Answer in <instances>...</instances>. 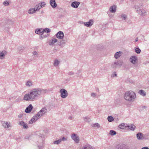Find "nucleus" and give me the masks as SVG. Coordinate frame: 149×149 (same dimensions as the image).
I'll list each match as a JSON object with an SVG mask.
<instances>
[{
	"label": "nucleus",
	"instance_id": "obj_1",
	"mask_svg": "<svg viewBox=\"0 0 149 149\" xmlns=\"http://www.w3.org/2000/svg\"><path fill=\"white\" fill-rule=\"evenodd\" d=\"M47 91L46 90L42 88H35L29 93L25 94L24 97L23 99L27 101L35 100L42 94H45Z\"/></svg>",
	"mask_w": 149,
	"mask_h": 149
},
{
	"label": "nucleus",
	"instance_id": "obj_2",
	"mask_svg": "<svg viewBox=\"0 0 149 149\" xmlns=\"http://www.w3.org/2000/svg\"><path fill=\"white\" fill-rule=\"evenodd\" d=\"M123 97L124 99L125 100L130 102L134 101L136 98V95L134 92L132 91H129L125 93Z\"/></svg>",
	"mask_w": 149,
	"mask_h": 149
},
{
	"label": "nucleus",
	"instance_id": "obj_3",
	"mask_svg": "<svg viewBox=\"0 0 149 149\" xmlns=\"http://www.w3.org/2000/svg\"><path fill=\"white\" fill-rule=\"evenodd\" d=\"M134 8L138 14L141 16H144L147 15V10L144 9H141L138 6H135Z\"/></svg>",
	"mask_w": 149,
	"mask_h": 149
},
{
	"label": "nucleus",
	"instance_id": "obj_4",
	"mask_svg": "<svg viewBox=\"0 0 149 149\" xmlns=\"http://www.w3.org/2000/svg\"><path fill=\"white\" fill-rule=\"evenodd\" d=\"M123 63L122 60H116L111 63V67L113 69H116L121 67L123 65Z\"/></svg>",
	"mask_w": 149,
	"mask_h": 149
},
{
	"label": "nucleus",
	"instance_id": "obj_5",
	"mask_svg": "<svg viewBox=\"0 0 149 149\" xmlns=\"http://www.w3.org/2000/svg\"><path fill=\"white\" fill-rule=\"evenodd\" d=\"M45 138L43 135H41V136L38 137V146L39 148L42 147V146L44 144V140Z\"/></svg>",
	"mask_w": 149,
	"mask_h": 149
},
{
	"label": "nucleus",
	"instance_id": "obj_6",
	"mask_svg": "<svg viewBox=\"0 0 149 149\" xmlns=\"http://www.w3.org/2000/svg\"><path fill=\"white\" fill-rule=\"evenodd\" d=\"M116 149H130L129 145L125 144H119L116 146Z\"/></svg>",
	"mask_w": 149,
	"mask_h": 149
},
{
	"label": "nucleus",
	"instance_id": "obj_7",
	"mask_svg": "<svg viewBox=\"0 0 149 149\" xmlns=\"http://www.w3.org/2000/svg\"><path fill=\"white\" fill-rule=\"evenodd\" d=\"M47 111V109L45 107L42 108L40 111L37 113V115L40 118L41 116H43Z\"/></svg>",
	"mask_w": 149,
	"mask_h": 149
},
{
	"label": "nucleus",
	"instance_id": "obj_8",
	"mask_svg": "<svg viewBox=\"0 0 149 149\" xmlns=\"http://www.w3.org/2000/svg\"><path fill=\"white\" fill-rule=\"evenodd\" d=\"M72 139L77 143H79L80 140L79 136L77 134L73 133L71 135Z\"/></svg>",
	"mask_w": 149,
	"mask_h": 149
},
{
	"label": "nucleus",
	"instance_id": "obj_9",
	"mask_svg": "<svg viewBox=\"0 0 149 149\" xmlns=\"http://www.w3.org/2000/svg\"><path fill=\"white\" fill-rule=\"evenodd\" d=\"M60 92L61 93V96L63 98H66L68 96V93L66 90L62 89L60 90Z\"/></svg>",
	"mask_w": 149,
	"mask_h": 149
},
{
	"label": "nucleus",
	"instance_id": "obj_10",
	"mask_svg": "<svg viewBox=\"0 0 149 149\" xmlns=\"http://www.w3.org/2000/svg\"><path fill=\"white\" fill-rule=\"evenodd\" d=\"M109 10L111 13H115L116 11V6L115 5H113L111 6L109 8Z\"/></svg>",
	"mask_w": 149,
	"mask_h": 149
},
{
	"label": "nucleus",
	"instance_id": "obj_11",
	"mask_svg": "<svg viewBox=\"0 0 149 149\" xmlns=\"http://www.w3.org/2000/svg\"><path fill=\"white\" fill-rule=\"evenodd\" d=\"M137 60V58L135 56H132L130 59V62L133 64H135Z\"/></svg>",
	"mask_w": 149,
	"mask_h": 149
},
{
	"label": "nucleus",
	"instance_id": "obj_12",
	"mask_svg": "<svg viewBox=\"0 0 149 149\" xmlns=\"http://www.w3.org/2000/svg\"><path fill=\"white\" fill-rule=\"evenodd\" d=\"M143 134L139 132L136 134V138L139 140H143L144 136H143Z\"/></svg>",
	"mask_w": 149,
	"mask_h": 149
},
{
	"label": "nucleus",
	"instance_id": "obj_13",
	"mask_svg": "<svg viewBox=\"0 0 149 149\" xmlns=\"http://www.w3.org/2000/svg\"><path fill=\"white\" fill-rule=\"evenodd\" d=\"M63 33L61 31H59L56 33V38L60 39H62L64 37Z\"/></svg>",
	"mask_w": 149,
	"mask_h": 149
},
{
	"label": "nucleus",
	"instance_id": "obj_14",
	"mask_svg": "<svg viewBox=\"0 0 149 149\" xmlns=\"http://www.w3.org/2000/svg\"><path fill=\"white\" fill-rule=\"evenodd\" d=\"M80 3L79 2L75 1L72 2L71 4V6L73 8H77L79 6Z\"/></svg>",
	"mask_w": 149,
	"mask_h": 149
},
{
	"label": "nucleus",
	"instance_id": "obj_15",
	"mask_svg": "<svg viewBox=\"0 0 149 149\" xmlns=\"http://www.w3.org/2000/svg\"><path fill=\"white\" fill-rule=\"evenodd\" d=\"M39 118L37 116L36 114V115L34 116L31 118L29 122V123L30 124L33 123L35 122Z\"/></svg>",
	"mask_w": 149,
	"mask_h": 149
},
{
	"label": "nucleus",
	"instance_id": "obj_16",
	"mask_svg": "<svg viewBox=\"0 0 149 149\" xmlns=\"http://www.w3.org/2000/svg\"><path fill=\"white\" fill-rule=\"evenodd\" d=\"M33 108V106L32 104H30L28 106L25 110V112L26 113H30Z\"/></svg>",
	"mask_w": 149,
	"mask_h": 149
},
{
	"label": "nucleus",
	"instance_id": "obj_17",
	"mask_svg": "<svg viewBox=\"0 0 149 149\" xmlns=\"http://www.w3.org/2000/svg\"><path fill=\"white\" fill-rule=\"evenodd\" d=\"M19 124L22 126L24 129H27L28 127L27 124L24 123L23 121L19 122Z\"/></svg>",
	"mask_w": 149,
	"mask_h": 149
},
{
	"label": "nucleus",
	"instance_id": "obj_18",
	"mask_svg": "<svg viewBox=\"0 0 149 149\" xmlns=\"http://www.w3.org/2000/svg\"><path fill=\"white\" fill-rule=\"evenodd\" d=\"M122 54L123 52L121 51L117 52L114 54V57L116 59H118L120 57Z\"/></svg>",
	"mask_w": 149,
	"mask_h": 149
},
{
	"label": "nucleus",
	"instance_id": "obj_19",
	"mask_svg": "<svg viewBox=\"0 0 149 149\" xmlns=\"http://www.w3.org/2000/svg\"><path fill=\"white\" fill-rule=\"evenodd\" d=\"M93 21L92 19L90 20L88 22H84V25L86 26L89 27L91 26L93 24Z\"/></svg>",
	"mask_w": 149,
	"mask_h": 149
},
{
	"label": "nucleus",
	"instance_id": "obj_20",
	"mask_svg": "<svg viewBox=\"0 0 149 149\" xmlns=\"http://www.w3.org/2000/svg\"><path fill=\"white\" fill-rule=\"evenodd\" d=\"M36 12L34 8H31L29 9L28 11V13L30 14H32L35 13Z\"/></svg>",
	"mask_w": 149,
	"mask_h": 149
},
{
	"label": "nucleus",
	"instance_id": "obj_21",
	"mask_svg": "<svg viewBox=\"0 0 149 149\" xmlns=\"http://www.w3.org/2000/svg\"><path fill=\"white\" fill-rule=\"evenodd\" d=\"M50 4L53 8L56 7V2L55 0H50Z\"/></svg>",
	"mask_w": 149,
	"mask_h": 149
},
{
	"label": "nucleus",
	"instance_id": "obj_22",
	"mask_svg": "<svg viewBox=\"0 0 149 149\" xmlns=\"http://www.w3.org/2000/svg\"><path fill=\"white\" fill-rule=\"evenodd\" d=\"M2 124L3 127L5 128H8L10 127L9 124L7 122H3Z\"/></svg>",
	"mask_w": 149,
	"mask_h": 149
},
{
	"label": "nucleus",
	"instance_id": "obj_23",
	"mask_svg": "<svg viewBox=\"0 0 149 149\" xmlns=\"http://www.w3.org/2000/svg\"><path fill=\"white\" fill-rule=\"evenodd\" d=\"M138 93L141 96H145L146 95V92L142 90H141L138 92Z\"/></svg>",
	"mask_w": 149,
	"mask_h": 149
},
{
	"label": "nucleus",
	"instance_id": "obj_24",
	"mask_svg": "<svg viewBox=\"0 0 149 149\" xmlns=\"http://www.w3.org/2000/svg\"><path fill=\"white\" fill-rule=\"evenodd\" d=\"M119 17L122 20H125L127 18V15L125 14H122Z\"/></svg>",
	"mask_w": 149,
	"mask_h": 149
},
{
	"label": "nucleus",
	"instance_id": "obj_25",
	"mask_svg": "<svg viewBox=\"0 0 149 149\" xmlns=\"http://www.w3.org/2000/svg\"><path fill=\"white\" fill-rule=\"evenodd\" d=\"M36 11H38L40 9L42 8V6H40L39 3L36 5L34 8Z\"/></svg>",
	"mask_w": 149,
	"mask_h": 149
},
{
	"label": "nucleus",
	"instance_id": "obj_26",
	"mask_svg": "<svg viewBox=\"0 0 149 149\" xmlns=\"http://www.w3.org/2000/svg\"><path fill=\"white\" fill-rule=\"evenodd\" d=\"M49 36V35L47 34H46L44 35L41 34L39 38L40 40H42L44 38H46Z\"/></svg>",
	"mask_w": 149,
	"mask_h": 149
},
{
	"label": "nucleus",
	"instance_id": "obj_27",
	"mask_svg": "<svg viewBox=\"0 0 149 149\" xmlns=\"http://www.w3.org/2000/svg\"><path fill=\"white\" fill-rule=\"evenodd\" d=\"M126 125L125 124L123 123L120 124L118 126L119 128L121 129H124Z\"/></svg>",
	"mask_w": 149,
	"mask_h": 149
},
{
	"label": "nucleus",
	"instance_id": "obj_28",
	"mask_svg": "<svg viewBox=\"0 0 149 149\" xmlns=\"http://www.w3.org/2000/svg\"><path fill=\"white\" fill-rule=\"evenodd\" d=\"M56 42V39L54 38L52 40H51L49 43V45H53L54 43Z\"/></svg>",
	"mask_w": 149,
	"mask_h": 149
},
{
	"label": "nucleus",
	"instance_id": "obj_29",
	"mask_svg": "<svg viewBox=\"0 0 149 149\" xmlns=\"http://www.w3.org/2000/svg\"><path fill=\"white\" fill-rule=\"evenodd\" d=\"M85 149H93L92 147L90 145L88 144L84 146Z\"/></svg>",
	"mask_w": 149,
	"mask_h": 149
},
{
	"label": "nucleus",
	"instance_id": "obj_30",
	"mask_svg": "<svg viewBox=\"0 0 149 149\" xmlns=\"http://www.w3.org/2000/svg\"><path fill=\"white\" fill-rule=\"evenodd\" d=\"M83 119L84 121L86 122H90L91 121L90 118L88 116L84 117Z\"/></svg>",
	"mask_w": 149,
	"mask_h": 149
},
{
	"label": "nucleus",
	"instance_id": "obj_31",
	"mask_svg": "<svg viewBox=\"0 0 149 149\" xmlns=\"http://www.w3.org/2000/svg\"><path fill=\"white\" fill-rule=\"evenodd\" d=\"M92 127H97V128H99L100 127V126L98 123H96L92 125Z\"/></svg>",
	"mask_w": 149,
	"mask_h": 149
},
{
	"label": "nucleus",
	"instance_id": "obj_32",
	"mask_svg": "<svg viewBox=\"0 0 149 149\" xmlns=\"http://www.w3.org/2000/svg\"><path fill=\"white\" fill-rule=\"evenodd\" d=\"M42 29H37L35 30V33L38 34H40L41 33Z\"/></svg>",
	"mask_w": 149,
	"mask_h": 149
},
{
	"label": "nucleus",
	"instance_id": "obj_33",
	"mask_svg": "<svg viewBox=\"0 0 149 149\" xmlns=\"http://www.w3.org/2000/svg\"><path fill=\"white\" fill-rule=\"evenodd\" d=\"M135 52L137 54H139L141 52V50L139 47H137L135 48Z\"/></svg>",
	"mask_w": 149,
	"mask_h": 149
},
{
	"label": "nucleus",
	"instance_id": "obj_34",
	"mask_svg": "<svg viewBox=\"0 0 149 149\" xmlns=\"http://www.w3.org/2000/svg\"><path fill=\"white\" fill-rule=\"evenodd\" d=\"M26 85L27 86H31L32 85V84L31 81H28L26 82Z\"/></svg>",
	"mask_w": 149,
	"mask_h": 149
},
{
	"label": "nucleus",
	"instance_id": "obj_35",
	"mask_svg": "<svg viewBox=\"0 0 149 149\" xmlns=\"http://www.w3.org/2000/svg\"><path fill=\"white\" fill-rule=\"evenodd\" d=\"M107 120L109 122H111L114 120V119L112 116H109L107 118Z\"/></svg>",
	"mask_w": 149,
	"mask_h": 149
},
{
	"label": "nucleus",
	"instance_id": "obj_36",
	"mask_svg": "<svg viewBox=\"0 0 149 149\" xmlns=\"http://www.w3.org/2000/svg\"><path fill=\"white\" fill-rule=\"evenodd\" d=\"M109 134L113 136L116 135V132L114 130H111L109 131Z\"/></svg>",
	"mask_w": 149,
	"mask_h": 149
},
{
	"label": "nucleus",
	"instance_id": "obj_37",
	"mask_svg": "<svg viewBox=\"0 0 149 149\" xmlns=\"http://www.w3.org/2000/svg\"><path fill=\"white\" fill-rule=\"evenodd\" d=\"M136 128L135 126L133 124L131 125L130 130L132 131H134Z\"/></svg>",
	"mask_w": 149,
	"mask_h": 149
},
{
	"label": "nucleus",
	"instance_id": "obj_38",
	"mask_svg": "<svg viewBox=\"0 0 149 149\" xmlns=\"http://www.w3.org/2000/svg\"><path fill=\"white\" fill-rule=\"evenodd\" d=\"M65 44V42L64 41L62 40L60 42V43L59 44V45L60 46L63 47L64 46Z\"/></svg>",
	"mask_w": 149,
	"mask_h": 149
},
{
	"label": "nucleus",
	"instance_id": "obj_39",
	"mask_svg": "<svg viewBox=\"0 0 149 149\" xmlns=\"http://www.w3.org/2000/svg\"><path fill=\"white\" fill-rule=\"evenodd\" d=\"M3 4L5 6H7L9 5V3L8 1L6 0L3 2Z\"/></svg>",
	"mask_w": 149,
	"mask_h": 149
},
{
	"label": "nucleus",
	"instance_id": "obj_40",
	"mask_svg": "<svg viewBox=\"0 0 149 149\" xmlns=\"http://www.w3.org/2000/svg\"><path fill=\"white\" fill-rule=\"evenodd\" d=\"M50 31L51 30L49 29L46 28L45 29H44V32H45L46 33H49L50 32Z\"/></svg>",
	"mask_w": 149,
	"mask_h": 149
},
{
	"label": "nucleus",
	"instance_id": "obj_41",
	"mask_svg": "<svg viewBox=\"0 0 149 149\" xmlns=\"http://www.w3.org/2000/svg\"><path fill=\"white\" fill-rule=\"evenodd\" d=\"M97 94L94 93H92L91 95V97L94 98H96L97 96Z\"/></svg>",
	"mask_w": 149,
	"mask_h": 149
},
{
	"label": "nucleus",
	"instance_id": "obj_42",
	"mask_svg": "<svg viewBox=\"0 0 149 149\" xmlns=\"http://www.w3.org/2000/svg\"><path fill=\"white\" fill-rule=\"evenodd\" d=\"M5 56V54L3 52L0 53V58L2 59Z\"/></svg>",
	"mask_w": 149,
	"mask_h": 149
},
{
	"label": "nucleus",
	"instance_id": "obj_43",
	"mask_svg": "<svg viewBox=\"0 0 149 149\" xmlns=\"http://www.w3.org/2000/svg\"><path fill=\"white\" fill-rule=\"evenodd\" d=\"M39 3L40 5V6H42V8L44 7L45 6V5H46L45 3L44 2L40 3Z\"/></svg>",
	"mask_w": 149,
	"mask_h": 149
},
{
	"label": "nucleus",
	"instance_id": "obj_44",
	"mask_svg": "<svg viewBox=\"0 0 149 149\" xmlns=\"http://www.w3.org/2000/svg\"><path fill=\"white\" fill-rule=\"evenodd\" d=\"M18 50H19V52H22L24 50V47H19L18 48Z\"/></svg>",
	"mask_w": 149,
	"mask_h": 149
},
{
	"label": "nucleus",
	"instance_id": "obj_45",
	"mask_svg": "<svg viewBox=\"0 0 149 149\" xmlns=\"http://www.w3.org/2000/svg\"><path fill=\"white\" fill-rule=\"evenodd\" d=\"M143 136H144V138H143V139H148L149 135H148L146 134H144Z\"/></svg>",
	"mask_w": 149,
	"mask_h": 149
},
{
	"label": "nucleus",
	"instance_id": "obj_46",
	"mask_svg": "<svg viewBox=\"0 0 149 149\" xmlns=\"http://www.w3.org/2000/svg\"><path fill=\"white\" fill-rule=\"evenodd\" d=\"M68 74L70 76H72L74 74V72L72 71H70L68 73Z\"/></svg>",
	"mask_w": 149,
	"mask_h": 149
},
{
	"label": "nucleus",
	"instance_id": "obj_47",
	"mask_svg": "<svg viewBox=\"0 0 149 149\" xmlns=\"http://www.w3.org/2000/svg\"><path fill=\"white\" fill-rule=\"evenodd\" d=\"M61 139L62 141H66L68 140L67 137H65L64 136L61 138Z\"/></svg>",
	"mask_w": 149,
	"mask_h": 149
},
{
	"label": "nucleus",
	"instance_id": "obj_48",
	"mask_svg": "<svg viewBox=\"0 0 149 149\" xmlns=\"http://www.w3.org/2000/svg\"><path fill=\"white\" fill-rule=\"evenodd\" d=\"M62 141V140H61V138L60 139H59L57 140H56V144H60L61 142Z\"/></svg>",
	"mask_w": 149,
	"mask_h": 149
},
{
	"label": "nucleus",
	"instance_id": "obj_49",
	"mask_svg": "<svg viewBox=\"0 0 149 149\" xmlns=\"http://www.w3.org/2000/svg\"><path fill=\"white\" fill-rule=\"evenodd\" d=\"M117 76V74L115 72H113L111 75V77H116Z\"/></svg>",
	"mask_w": 149,
	"mask_h": 149
},
{
	"label": "nucleus",
	"instance_id": "obj_50",
	"mask_svg": "<svg viewBox=\"0 0 149 149\" xmlns=\"http://www.w3.org/2000/svg\"><path fill=\"white\" fill-rule=\"evenodd\" d=\"M32 53L34 55H36L38 56V52L36 51H34Z\"/></svg>",
	"mask_w": 149,
	"mask_h": 149
},
{
	"label": "nucleus",
	"instance_id": "obj_51",
	"mask_svg": "<svg viewBox=\"0 0 149 149\" xmlns=\"http://www.w3.org/2000/svg\"><path fill=\"white\" fill-rule=\"evenodd\" d=\"M108 14L109 16L111 18H112L113 17V15L111 14H109V13H108Z\"/></svg>",
	"mask_w": 149,
	"mask_h": 149
},
{
	"label": "nucleus",
	"instance_id": "obj_52",
	"mask_svg": "<svg viewBox=\"0 0 149 149\" xmlns=\"http://www.w3.org/2000/svg\"><path fill=\"white\" fill-rule=\"evenodd\" d=\"M21 99L20 98H18L16 99L15 100L16 102H20L21 101Z\"/></svg>",
	"mask_w": 149,
	"mask_h": 149
},
{
	"label": "nucleus",
	"instance_id": "obj_53",
	"mask_svg": "<svg viewBox=\"0 0 149 149\" xmlns=\"http://www.w3.org/2000/svg\"><path fill=\"white\" fill-rule=\"evenodd\" d=\"M60 61L58 60H56V66H58L60 63Z\"/></svg>",
	"mask_w": 149,
	"mask_h": 149
},
{
	"label": "nucleus",
	"instance_id": "obj_54",
	"mask_svg": "<svg viewBox=\"0 0 149 149\" xmlns=\"http://www.w3.org/2000/svg\"><path fill=\"white\" fill-rule=\"evenodd\" d=\"M23 116V114H20L18 115V118H20Z\"/></svg>",
	"mask_w": 149,
	"mask_h": 149
},
{
	"label": "nucleus",
	"instance_id": "obj_55",
	"mask_svg": "<svg viewBox=\"0 0 149 149\" xmlns=\"http://www.w3.org/2000/svg\"><path fill=\"white\" fill-rule=\"evenodd\" d=\"M130 127L131 125L130 126L129 125L126 126L125 127L126 128H127V129L129 130H130Z\"/></svg>",
	"mask_w": 149,
	"mask_h": 149
},
{
	"label": "nucleus",
	"instance_id": "obj_56",
	"mask_svg": "<svg viewBox=\"0 0 149 149\" xmlns=\"http://www.w3.org/2000/svg\"><path fill=\"white\" fill-rule=\"evenodd\" d=\"M44 32H44V29H42V30H41L40 34H43Z\"/></svg>",
	"mask_w": 149,
	"mask_h": 149
},
{
	"label": "nucleus",
	"instance_id": "obj_57",
	"mask_svg": "<svg viewBox=\"0 0 149 149\" xmlns=\"http://www.w3.org/2000/svg\"><path fill=\"white\" fill-rule=\"evenodd\" d=\"M141 149H149V148L147 147H146L142 148Z\"/></svg>",
	"mask_w": 149,
	"mask_h": 149
},
{
	"label": "nucleus",
	"instance_id": "obj_58",
	"mask_svg": "<svg viewBox=\"0 0 149 149\" xmlns=\"http://www.w3.org/2000/svg\"><path fill=\"white\" fill-rule=\"evenodd\" d=\"M68 118L70 120H72L73 118V117L71 116H70L68 117Z\"/></svg>",
	"mask_w": 149,
	"mask_h": 149
},
{
	"label": "nucleus",
	"instance_id": "obj_59",
	"mask_svg": "<svg viewBox=\"0 0 149 149\" xmlns=\"http://www.w3.org/2000/svg\"><path fill=\"white\" fill-rule=\"evenodd\" d=\"M29 137H30V136H26L25 137V139H29Z\"/></svg>",
	"mask_w": 149,
	"mask_h": 149
},
{
	"label": "nucleus",
	"instance_id": "obj_60",
	"mask_svg": "<svg viewBox=\"0 0 149 149\" xmlns=\"http://www.w3.org/2000/svg\"><path fill=\"white\" fill-rule=\"evenodd\" d=\"M54 65L55 66L56 65V59H55L54 61Z\"/></svg>",
	"mask_w": 149,
	"mask_h": 149
},
{
	"label": "nucleus",
	"instance_id": "obj_61",
	"mask_svg": "<svg viewBox=\"0 0 149 149\" xmlns=\"http://www.w3.org/2000/svg\"><path fill=\"white\" fill-rule=\"evenodd\" d=\"M79 149H85V148H84V146H83V147L80 148Z\"/></svg>",
	"mask_w": 149,
	"mask_h": 149
},
{
	"label": "nucleus",
	"instance_id": "obj_62",
	"mask_svg": "<svg viewBox=\"0 0 149 149\" xmlns=\"http://www.w3.org/2000/svg\"><path fill=\"white\" fill-rule=\"evenodd\" d=\"M138 41V38H136V40H135V41L136 42H137Z\"/></svg>",
	"mask_w": 149,
	"mask_h": 149
},
{
	"label": "nucleus",
	"instance_id": "obj_63",
	"mask_svg": "<svg viewBox=\"0 0 149 149\" xmlns=\"http://www.w3.org/2000/svg\"><path fill=\"white\" fill-rule=\"evenodd\" d=\"M19 139V138H16L15 139L16 140H18Z\"/></svg>",
	"mask_w": 149,
	"mask_h": 149
},
{
	"label": "nucleus",
	"instance_id": "obj_64",
	"mask_svg": "<svg viewBox=\"0 0 149 149\" xmlns=\"http://www.w3.org/2000/svg\"><path fill=\"white\" fill-rule=\"evenodd\" d=\"M56 141H54V144H56Z\"/></svg>",
	"mask_w": 149,
	"mask_h": 149
}]
</instances>
